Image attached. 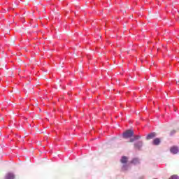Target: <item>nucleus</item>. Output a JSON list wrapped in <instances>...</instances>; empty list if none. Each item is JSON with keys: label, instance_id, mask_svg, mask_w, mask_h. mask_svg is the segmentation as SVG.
Wrapping results in <instances>:
<instances>
[{"label": "nucleus", "instance_id": "4", "mask_svg": "<svg viewBox=\"0 0 179 179\" xmlns=\"http://www.w3.org/2000/svg\"><path fill=\"white\" fill-rule=\"evenodd\" d=\"M170 152L172 153V155H177V153L179 152V148L177 146H173L171 148Z\"/></svg>", "mask_w": 179, "mask_h": 179}, {"label": "nucleus", "instance_id": "8", "mask_svg": "<svg viewBox=\"0 0 179 179\" xmlns=\"http://www.w3.org/2000/svg\"><path fill=\"white\" fill-rule=\"evenodd\" d=\"M152 144L155 145V146H159V145H160V138H155L152 141Z\"/></svg>", "mask_w": 179, "mask_h": 179}, {"label": "nucleus", "instance_id": "6", "mask_svg": "<svg viewBox=\"0 0 179 179\" xmlns=\"http://www.w3.org/2000/svg\"><path fill=\"white\" fill-rule=\"evenodd\" d=\"M16 177L13 173H8L6 175L5 179H15Z\"/></svg>", "mask_w": 179, "mask_h": 179}, {"label": "nucleus", "instance_id": "7", "mask_svg": "<svg viewBox=\"0 0 179 179\" xmlns=\"http://www.w3.org/2000/svg\"><path fill=\"white\" fill-rule=\"evenodd\" d=\"M131 164H139L141 163V159L139 158L135 157L131 161Z\"/></svg>", "mask_w": 179, "mask_h": 179}, {"label": "nucleus", "instance_id": "2", "mask_svg": "<svg viewBox=\"0 0 179 179\" xmlns=\"http://www.w3.org/2000/svg\"><path fill=\"white\" fill-rule=\"evenodd\" d=\"M132 136H134V131L132 129L126 130L122 134V138H124V139H129V138H131Z\"/></svg>", "mask_w": 179, "mask_h": 179}, {"label": "nucleus", "instance_id": "9", "mask_svg": "<svg viewBox=\"0 0 179 179\" xmlns=\"http://www.w3.org/2000/svg\"><path fill=\"white\" fill-rule=\"evenodd\" d=\"M141 138V136H133V138H131L129 142H135V141H138Z\"/></svg>", "mask_w": 179, "mask_h": 179}, {"label": "nucleus", "instance_id": "11", "mask_svg": "<svg viewBox=\"0 0 179 179\" xmlns=\"http://www.w3.org/2000/svg\"><path fill=\"white\" fill-rule=\"evenodd\" d=\"M145 178H145V176H141L140 177V179H145Z\"/></svg>", "mask_w": 179, "mask_h": 179}, {"label": "nucleus", "instance_id": "5", "mask_svg": "<svg viewBox=\"0 0 179 179\" xmlns=\"http://www.w3.org/2000/svg\"><path fill=\"white\" fill-rule=\"evenodd\" d=\"M156 136H157V134L155 132H151L147 135L146 139L149 141L150 139H153V138H156Z\"/></svg>", "mask_w": 179, "mask_h": 179}, {"label": "nucleus", "instance_id": "3", "mask_svg": "<svg viewBox=\"0 0 179 179\" xmlns=\"http://www.w3.org/2000/svg\"><path fill=\"white\" fill-rule=\"evenodd\" d=\"M143 146V141H136L134 143V148L135 149H137V150H141Z\"/></svg>", "mask_w": 179, "mask_h": 179}, {"label": "nucleus", "instance_id": "10", "mask_svg": "<svg viewBox=\"0 0 179 179\" xmlns=\"http://www.w3.org/2000/svg\"><path fill=\"white\" fill-rule=\"evenodd\" d=\"M169 179H179V176L178 175H172Z\"/></svg>", "mask_w": 179, "mask_h": 179}, {"label": "nucleus", "instance_id": "1", "mask_svg": "<svg viewBox=\"0 0 179 179\" xmlns=\"http://www.w3.org/2000/svg\"><path fill=\"white\" fill-rule=\"evenodd\" d=\"M122 171H128L129 170V164L128 163V157L122 156L120 159Z\"/></svg>", "mask_w": 179, "mask_h": 179}, {"label": "nucleus", "instance_id": "12", "mask_svg": "<svg viewBox=\"0 0 179 179\" xmlns=\"http://www.w3.org/2000/svg\"><path fill=\"white\" fill-rule=\"evenodd\" d=\"M154 179H157V178H154Z\"/></svg>", "mask_w": 179, "mask_h": 179}]
</instances>
